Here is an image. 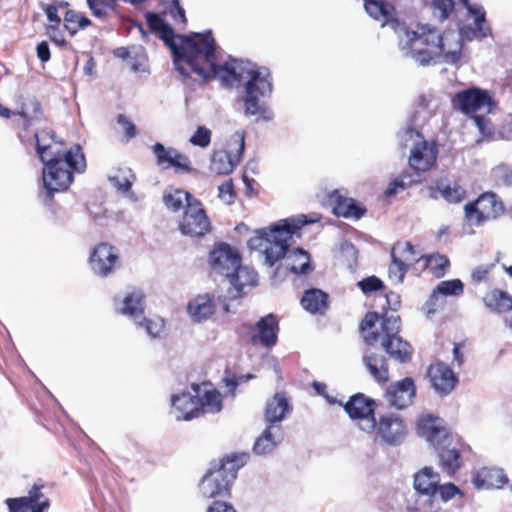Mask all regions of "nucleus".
I'll return each mask as SVG.
<instances>
[{
    "label": "nucleus",
    "mask_w": 512,
    "mask_h": 512,
    "mask_svg": "<svg viewBox=\"0 0 512 512\" xmlns=\"http://www.w3.org/2000/svg\"><path fill=\"white\" fill-rule=\"evenodd\" d=\"M170 49L176 70L184 77L198 76L203 80L219 79L224 85L246 81L242 101L245 114L256 120L271 121L273 112L264 98L272 93L270 72L250 61L223 59L213 34H157Z\"/></svg>",
    "instance_id": "nucleus-1"
},
{
    "label": "nucleus",
    "mask_w": 512,
    "mask_h": 512,
    "mask_svg": "<svg viewBox=\"0 0 512 512\" xmlns=\"http://www.w3.org/2000/svg\"><path fill=\"white\" fill-rule=\"evenodd\" d=\"M307 223L305 216H302L298 219H285L269 228L259 229L256 235L249 239L248 246L251 250L258 251L269 267L283 259V267L291 273L308 274L313 270L309 253L301 248L288 250L293 234Z\"/></svg>",
    "instance_id": "nucleus-2"
},
{
    "label": "nucleus",
    "mask_w": 512,
    "mask_h": 512,
    "mask_svg": "<svg viewBox=\"0 0 512 512\" xmlns=\"http://www.w3.org/2000/svg\"><path fill=\"white\" fill-rule=\"evenodd\" d=\"M54 137L55 133L49 129H43L35 134L37 154L45 165L43 183L49 195L69 187L72 182L70 169L82 172L86 167L85 157L79 145L62 152Z\"/></svg>",
    "instance_id": "nucleus-3"
},
{
    "label": "nucleus",
    "mask_w": 512,
    "mask_h": 512,
    "mask_svg": "<svg viewBox=\"0 0 512 512\" xmlns=\"http://www.w3.org/2000/svg\"><path fill=\"white\" fill-rule=\"evenodd\" d=\"M379 315L376 312H369L365 315L360 329L364 341L373 345L380 341L381 347L393 359L405 363L411 359L413 349L411 345L399 336L401 320L397 314L386 312L381 321V331L374 329Z\"/></svg>",
    "instance_id": "nucleus-4"
},
{
    "label": "nucleus",
    "mask_w": 512,
    "mask_h": 512,
    "mask_svg": "<svg viewBox=\"0 0 512 512\" xmlns=\"http://www.w3.org/2000/svg\"><path fill=\"white\" fill-rule=\"evenodd\" d=\"M248 458L246 453L226 456L217 468L210 469L203 477L200 484L202 495L208 499L228 496L238 470L246 464Z\"/></svg>",
    "instance_id": "nucleus-5"
},
{
    "label": "nucleus",
    "mask_w": 512,
    "mask_h": 512,
    "mask_svg": "<svg viewBox=\"0 0 512 512\" xmlns=\"http://www.w3.org/2000/svg\"><path fill=\"white\" fill-rule=\"evenodd\" d=\"M451 103L454 109L470 115L479 130L482 133L485 132L488 122L484 115L490 113L494 106V101L488 91L471 87L454 94Z\"/></svg>",
    "instance_id": "nucleus-6"
},
{
    "label": "nucleus",
    "mask_w": 512,
    "mask_h": 512,
    "mask_svg": "<svg viewBox=\"0 0 512 512\" xmlns=\"http://www.w3.org/2000/svg\"><path fill=\"white\" fill-rule=\"evenodd\" d=\"M439 34H403L399 39L400 50L420 65H427L439 57L436 45Z\"/></svg>",
    "instance_id": "nucleus-7"
},
{
    "label": "nucleus",
    "mask_w": 512,
    "mask_h": 512,
    "mask_svg": "<svg viewBox=\"0 0 512 512\" xmlns=\"http://www.w3.org/2000/svg\"><path fill=\"white\" fill-rule=\"evenodd\" d=\"M465 218L469 225L480 226L504 213V205L494 193H484L475 201L464 206Z\"/></svg>",
    "instance_id": "nucleus-8"
},
{
    "label": "nucleus",
    "mask_w": 512,
    "mask_h": 512,
    "mask_svg": "<svg viewBox=\"0 0 512 512\" xmlns=\"http://www.w3.org/2000/svg\"><path fill=\"white\" fill-rule=\"evenodd\" d=\"M146 20L151 32H175L173 25L184 28L187 22L185 11L178 0H171L159 13H146Z\"/></svg>",
    "instance_id": "nucleus-9"
},
{
    "label": "nucleus",
    "mask_w": 512,
    "mask_h": 512,
    "mask_svg": "<svg viewBox=\"0 0 512 512\" xmlns=\"http://www.w3.org/2000/svg\"><path fill=\"white\" fill-rule=\"evenodd\" d=\"M351 419L357 421L359 428L371 432L376 428L374 417L375 402L363 394H356L344 406Z\"/></svg>",
    "instance_id": "nucleus-10"
},
{
    "label": "nucleus",
    "mask_w": 512,
    "mask_h": 512,
    "mask_svg": "<svg viewBox=\"0 0 512 512\" xmlns=\"http://www.w3.org/2000/svg\"><path fill=\"white\" fill-rule=\"evenodd\" d=\"M89 263L94 274L107 277L119 267L118 250L108 243H100L93 249Z\"/></svg>",
    "instance_id": "nucleus-11"
},
{
    "label": "nucleus",
    "mask_w": 512,
    "mask_h": 512,
    "mask_svg": "<svg viewBox=\"0 0 512 512\" xmlns=\"http://www.w3.org/2000/svg\"><path fill=\"white\" fill-rule=\"evenodd\" d=\"M210 227V221L201 202L198 199L192 200L179 223L181 232L192 237L203 236L209 232Z\"/></svg>",
    "instance_id": "nucleus-12"
},
{
    "label": "nucleus",
    "mask_w": 512,
    "mask_h": 512,
    "mask_svg": "<svg viewBox=\"0 0 512 512\" xmlns=\"http://www.w3.org/2000/svg\"><path fill=\"white\" fill-rule=\"evenodd\" d=\"M231 141H233L237 145L236 154L232 156L227 151L215 152L212 156L210 164V169L212 172L219 175L229 174L234 170L236 164L240 162L245 147L244 131H236L232 135Z\"/></svg>",
    "instance_id": "nucleus-13"
},
{
    "label": "nucleus",
    "mask_w": 512,
    "mask_h": 512,
    "mask_svg": "<svg viewBox=\"0 0 512 512\" xmlns=\"http://www.w3.org/2000/svg\"><path fill=\"white\" fill-rule=\"evenodd\" d=\"M210 266L215 273L221 274L226 278L231 276L233 271L241 263V257L236 250L225 243L218 244L211 251Z\"/></svg>",
    "instance_id": "nucleus-14"
},
{
    "label": "nucleus",
    "mask_w": 512,
    "mask_h": 512,
    "mask_svg": "<svg viewBox=\"0 0 512 512\" xmlns=\"http://www.w3.org/2000/svg\"><path fill=\"white\" fill-rule=\"evenodd\" d=\"M417 431L434 447L446 445L449 440V433L444 421L438 417L426 414L422 415L417 422Z\"/></svg>",
    "instance_id": "nucleus-15"
},
{
    "label": "nucleus",
    "mask_w": 512,
    "mask_h": 512,
    "mask_svg": "<svg viewBox=\"0 0 512 512\" xmlns=\"http://www.w3.org/2000/svg\"><path fill=\"white\" fill-rule=\"evenodd\" d=\"M417 431L434 447L446 445L449 440V433L444 421L438 417L426 414L422 415L417 422Z\"/></svg>",
    "instance_id": "nucleus-16"
},
{
    "label": "nucleus",
    "mask_w": 512,
    "mask_h": 512,
    "mask_svg": "<svg viewBox=\"0 0 512 512\" xmlns=\"http://www.w3.org/2000/svg\"><path fill=\"white\" fill-rule=\"evenodd\" d=\"M427 376L431 387L441 396L450 394L458 382L456 374L443 362L430 365Z\"/></svg>",
    "instance_id": "nucleus-17"
},
{
    "label": "nucleus",
    "mask_w": 512,
    "mask_h": 512,
    "mask_svg": "<svg viewBox=\"0 0 512 512\" xmlns=\"http://www.w3.org/2000/svg\"><path fill=\"white\" fill-rule=\"evenodd\" d=\"M377 435L389 445L400 444L407 433L406 425L403 420L396 415H384L379 419L376 426Z\"/></svg>",
    "instance_id": "nucleus-18"
},
{
    "label": "nucleus",
    "mask_w": 512,
    "mask_h": 512,
    "mask_svg": "<svg viewBox=\"0 0 512 512\" xmlns=\"http://www.w3.org/2000/svg\"><path fill=\"white\" fill-rule=\"evenodd\" d=\"M437 154L438 149L434 143L421 140L411 149L409 165L418 172H425L435 164Z\"/></svg>",
    "instance_id": "nucleus-19"
},
{
    "label": "nucleus",
    "mask_w": 512,
    "mask_h": 512,
    "mask_svg": "<svg viewBox=\"0 0 512 512\" xmlns=\"http://www.w3.org/2000/svg\"><path fill=\"white\" fill-rule=\"evenodd\" d=\"M171 414L177 421L191 420L200 414L199 401L196 393L183 392L171 397Z\"/></svg>",
    "instance_id": "nucleus-20"
},
{
    "label": "nucleus",
    "mask_w": 512,
    "mask_h": 512,
    "mask_svg": "<svg viewBox=\"0 0 512 512\" xmlns=\"http://www.w3.org/2000/svg\"><path fill=\"white\" fill-rule=\"evenodd\" d=\"M416 394L412 378H405L392 384L386 391V399L391 407L403 409L409 406Z\"/></svg>",
    "instance_id": "nucleus-21"
},
{
    "label": "nucleus",
    "mask_w": 512,
    "mask_h": 512,
    "mask_svg": "<svg viewBox=\"0 0 512 512\" xmlns=\"http://www.w3.org/2000/svg\"><path fill=\"white\" fill-rule=\"evenodd\" d=\"M278 322L273 314L262 317L251 331V341L264 347H273L277 342Z\"/></svg>",
    "instance_id": "nucleus-22"
},
{
    "label": "nucleus",
    "mask_w": 512,
    "mask_h": 512,
    "mask_svg": "<svg viewBox=\"0 0 512 512\" xmlns=\"http://www.w3.org/2000/svg\"><path fill=\"white\" fill-rule=\"evenodd\" d=\"M193 393L199 401L200 412L217 413L222 409L221 394L210 383L192 386Z\"/></svg>",
    "instance_id": "nucleus-23"
},
{
    "label": "nucleus",
    "mask_w": 512,
    "mask_h": 512,
    "mask_svg": "<svg viewBox=\"0 0 512 512\" xmlns=\"http://www.w3.org/2000/svg\"><path fill=\"white\" fill-rule=\"evenodd\" d=\"M292 411L289 399L284 393H276L266 404L265 420L269 425H280Z\"/></svg>",
    "instance_id": "nucleus-24"
},
{
    "label": "nucleus",
    "mask_w": 512,
    "mask_h": 512,
    "mask_svg": "<svg viewBox=\"0 0 512 512\" xmlns=\"http://www.w3.org/2000/svg\"><path fill=\"white\" fill-rule=\"evenodd\" d=\"M463 34H439L436 45L441 49L439 57L442 56L447 63H456L461 57L463 45Z\"/></svg>",
    "instance_id": "nucleus-25"
},
{
    "label": "nucleus",
    "mask_w": 512,
    "mask_h": 512,
    "mask_svg": "<svg viewBox=\"0 0 512 512\" xmlns=\"http://www.w3.org/2000/svg\"><path fill=\"white\" fill-rule=\"evenodd\" d=\"M227 279H229L232 286L229 292L233 298L239 297L245 288H252L257 285V273L247 266H241V263Z\"/></svg>",
    "instance_id": "nucleus-26"
},
{
    "label": "nucleus",
    "mask_w": 512,
    "mask_h": 512,
    "mask_svg": "<svg viewBox=\"0 0 512 512\" xmlns=\"http://www.w3.org/2000/svg\"><path fill=\"white\" fill-rule=\"evenodd\" d=\"M364 7L370 17L390 24L392 29L397 28L396 9L393 4L385 0H365Z\"/></svg>",
    "instance_id": "nucleus-27"
},
{
    "label": "nucleus",
    "mask_w": 512,
    "mask_h": 512,
    "mask_svg": "<svg viewBox=\"0 0 512 512\" xmlns=\"http://www.w3.org/2000/svg\"><path fill=\"white\" fill-rule=\"evenodd\" d=\"M216 305L208 294H199L191 299L187 306V312L194 322H203L209 319L215 312Z\"/></svg>",
    "instance_id": "nucleus-28"
},
{
    "label": "nucleus",
    "mask_w": 512,
    "mask_h": 512,
    "mask_svg": "<svg viewBox=\"0 0 512 512\" xmlns=\"http://www.w3.org/2000/svg\"><path fill=\"white\" fill-rule=\"evenodd\" d=\"M283 440V430L281 425H268L262 434L256 439L254 452L257 455H266L272 452Z\"/></svg>",
    "instance_id": "nucleus-29"
},
{
    "label": "nucleus",
    "mask_w": 512,
    "mask_h": 512,
    "mask_svg": "<svg viewBox=\"0 0 512 512\" xmlns=\"http://www.w3.org/2000/svg\"><path fill=\"white\" fill-rule=\"evenodd\" d=\"M439 483L440 476L431 467H424L414 475L413 486L422 495H434Z\"/></svg>",
    "instance_id": "nucleus-30"
},
{
    "label": "nucleus",
    "mask_w": 512,
    "mask_h": 512,
    "mask_svg": "<svg viewBox=\"0 0 512 512\" xmlns=\"http://www.w3.org/2000/svg\"><path fill=\"white\" fill-rule=\"evenodd\" d=\"M473 482L477 488H500L507 482V477L502 469L484 467L477 472Z\"/></svg>",
    "instance_id": "nucleus-31"
},
{
    "label": "nucleus",
    "mask_w": 512,
    "mask_h": 512,
    "mask_svg": "<svg viewBox=\"0 0 512 512\" xmlns=\"http://www.w3.org/2000/svg\"><path fill=\"white\" fill-rule=\"evenodd\" d=\"M363 363L377 382L385 383L389 380L388 364L384 356L375 353L365 354Z\"/></svg>",
    "instance_id": "nucleus-32"
},
{
    "label": "nucleus",
    "mask_w": 512,
    "mask_h": 512,
    "mask_svg": "<svg viewBox=\"0 0 512 512\" xmlns=\"http://www.w3.org/2000/svg\"><path fill=\"white\" fill-rule=\"evenodd\" d=\"M117 311L135 319L142 315L144 311L143 293L137 290L127 294L121 303L117 304Z\"/></svg>",
    "instance_id": "nucleus-33"
},
{
    "label": "nucleus",
    "mask_w": 512,
    "mask_h": 512,
    "mask_svg": "<svg viewBox=\"0 0 512 512\" xmlns=\"http://www.w3.org/2000/svg\"><path fill=\"white\" fill-rule=\"evenodd\" d=\"M301 304L310 313H322L328 307V295L320 289H310L304 293Z\"/></svg>",
    "instance_id": "nucleus-34"
},
{
    "label": "nucleus",
    "mask_w": 512,
    "mask_h": 512,
    "mask_svg": "<svg viewBox=\"0 0 512 512\" xmlns=\"http://www.w3.org/2000/svg\"><path fill=\"white\" fill-rule=\"evenodd\" d=\"M192 200L197 199L187 191L181 189L166 191L163 196L164 204L173 212H179L183 208L187 209L189 204L192 203Z\"/></svg>",
    "instance_id": "nucleus-35"
},
{
    "label": "nucleus",
    "mask_w": 512,
    "mask_h": 512,
    "mask_svg": "<svg viewBox=\"0 0 512 512\" xmlns=\"http://www.w3.org/2000/svg\"><path fill=\"white\" fill-rule=\"evenodd\" d=\"M391 257H397L409 267L417 263L422 258V255L410 242H398L392 248Z\"/></svg>",
    "instance_id": "nucleus-36"
},
{
    "label": "nucleus",
    "mask_w": 512,
    "mask_h": 512,
    "mask_svg": "<svg viewBox=\"0 0 512 512\" xmlns=\"http://www.w3.org/2000/svg\"><path fill=\"white\" fill-rule=\"evenodd\" d=\"M333 211L337 216L356 220L360 219L365 213V209L357 205L352 198L341 197L336 201Z\"/></svg>",
    "instance_id": "nucleus-37"
},
{
    "label": "nucleus",
    "mask_w": 512,
    "mask_h": 512,
    "mask_svg": "<svg viewBox=\"0 0 512 512\" xmlns=\"http://www.w3.org/2000/svg\"><path fill=\"white\" fill-rule=\"evenodd\" d=\"M440 448H442L439 453L440 466L448 475H453L460 468V453L454 448H445V445Z\"/></svg>",
    "instance_id": "nucleus-38"
},
{
    "label": "nucleus",
    "mask_w": 512,
    "mask_h": 512,
    "mask_svg": "<svg viewBox=\"0 0 512 512\" xmlns=\"http://www.w3.org/2000/svg\"><path fill=\"white\" fill-rule=\"evenodd\" d=\"M484 303L492 310L503 312L512 309V298L501 290H494L484 297Z\"/></svg>",
    "instance_id": "nucleus-39"
},
{
    "label": "nucleus",
    "mask_w": 512,
    "mask_h": 512,
    "mask_svg": "<svg viewBox=\"0 0 512 512\" xmlns=\"http://www.w3.org/2000/svg\"><path fill=\"white\" fill-rule=\"evenodd\" d=\"M464 7L467 9L468 14L473 18L476 26L475 32H491V28L487 24L486 12L482 5L472 4L469 0H460Z\"/></svg>",
    "instance_id": "nucleus-40"
},
{
    "label": "nucleus",
    "mask_w": 512,
    "mask_h": 512,
    "mask_svg": "<svg viewBox=\"0 0 512 512\" xmlns=\"http://www.w3.org/2000/svg\"><path fill=\"white\" fill-rule=\"evenodd\" d=\"M91 24L90 20L81 12L67 10L63 18V26L67 32H78Z\"/></svg>",
    "instance_id": "nucleus-41"
},
{
    "label": "nucleus",
    "mask_w": 512,
    "mask_h": 512,
    "mask_svg": "<svg viewBox=\"0 0 512 512\" xmlns=\"http://www.w3.org/2000/svg\"><path fill=\"white\" fill-rule=\"evenodd\" d=\"M463 293V283L459 279H453V280H446L440 282L434 293L432 294L430 298V302H433L437 299L438 294H442L445 296H459Z\"/></svg>",
    "instance_id": "nucleus-42"
},
{
    "label": "nucleus",
    "mask_w": 512,
    "mask_h": 512,
    "mask_svg": "<svg viewBox=\"0 0 512 512\" xmlns=\"http://www.w3.org/2000/svg\"><path fill=\"white\" fill-rule=\"evenodd\" d=\"M134 179L135 176L129 168H120L109 177L110 182L121 192L129 191Z\"/></svg>",
    "instance_id": "nucleus-43"
},
{
    "label": "nucleus",
    "mask_w": 512,
    "mask_h": 512,
    "mask_svg": "<svg viewBox=\"0 0 512 512\" xmlns=\"http://www.w3.org/2000/svg\"><path fill=\"white\" fill-rule=\"evenodd\" d=\"M437 188L442 197L450 203L460 202L465 194L464 189L457 183L440 182Z\"/></svg>",
    "instance_id": "nucleus-44"
},
{
    "label": "nucleus",
    "mask_w": 512,
    "mask_h": 512,
    "mask_svg": "<svg viewBox=\"0 0 512 512\" xmlns=\"http://www.w3.org/2000/svg\"><path fill=\"white\" fill-rule=\"evenodd\" d=\"M41 487L34 485L28 496H24L31 506V512H44L49 507V500L41 493Z\"/></svg>",
    "instance_id": "nucleus-45"
},
{
    "label": "nucleus",
    "mask_w": 512,
    "mask_h": 512,
    "mask_svg": "<svg viewBox=\"0 0 512 512\" xmlns=\"http://www.w3.org/2000/svg\"><path fill=\"white\" fill-rule=\"evenodd\" d=\"M454 6L453 0H433L431 3L433 16L440 22H443L453 12Z\"/></svg>",
    "instance_id": "nucleus-46"
},
{
    "label": "nucleus",
    "mask_w": 512,
    "mask_h": 512,
    "mask_svg": "<svg viewBox=\"0 0 512 512\" xmlns=\"http://www.w3.org/2000/svg\"><path fill=\"white\" fill-rule=\"evenodd\" d=\"M175 148L169 147L165 148L161 143H155L152 146V151L156 157L157 164L159 166H165L168 168L173 160V157L176 155Z\"/></svg>",
    "instance_id": "nucleus-47"
},
{
    "label": "nucleus",
    "mask_w": 512,
    "mask_h": 512,
    "mask_svg": "<svg viewBox=\"0 0 512 512\" xmlns=\"http://www.w3.org/2000/svg\"><path fill=\"white\" fill-rule=\"evenodd\" d=\"M441 103V97L433 91L422 94L418 99V105L429 113L436 112L441 106Z\"/></svg>",
    "instance_id": "nucleus-48"
},
{
    "label": "nucleus",
    "mask_w": 512,
    "mask_h": 512,
    "mask_svg": "<svg viewBox=\"0 0 512 512\" xmlns=\"http://www.w3.org/2000/svg\"><path fill=\"white\" fill-rule=\"evenodd\" d=\"M427 266L433 271L436 277H442L446 268L449 266V260L444 255H431L426 260Z\"/></svg>",
    "instance_id": "nucleus-49"
},
{
    "label": "nucleus",
    "mask_w": 512,
    "mask_h": 512,
    "mask_svg": "<svg viewBox=\"0 0 512 512\" xmlns=\"http://www.w3.org/2000/svg\"><path fill=\"white\" fill-rule=\"evenodd\" d=\"M408 266L401 262L397 257L392 258V262L388 269L390 280L394 283H402Z\"/></svg>",
    "instance_id": "nucleus-50"
},
{
    "label": "nucleus",
    "mask_w": 512,
    "mask_h": 512,
    "mask_svg": "<svg viewBox=\"0 0 512 512\" xmlns=\"http://www.w3.org/2000/svg\"><path fill=\"white\" fill-rule=\"evenodd\" d=\"M40 5L47 17V28L49 30H58L62 23V20L58 15V7L53 4L41 3Z\"/></svg>",
    "instance_id": "nucleus-51"
},
{
    "label": "nucleus",
    "mask_w": 512,
    "mask_h": 512,
    "mask_svg": "<svg viewBox=\"0 0 512 512\" xmlns=\"http://www.w3.org/2000/svg\"><path fill=\"white\" fill-rule=\"evenodd\" d=\"M189 142L194 146L206 148L211 142V131L205 126H199L190 137Z\"/></svg>",
    "instance_id": "nucleus-52"
},
{
    "label": "nucleus",
    "mask_w": 512,
    "mask_h": 512,
    "mask_svg": "<svg viewBox=\"0 0 512 512\" xmlns=\"http://www.w3.org/2000/svg\"><path fill=\"white\" fill-rule=\"evenodd\" d=\"M137 324L141 327L145 326L146 332L153 338L160 336L164 330V321L160 318L144 319L142 322H137Z\"/></svg>",
    "instance_id": "nucleus-53"
},
{
    "label": "nucleus",
    "mask_w": 512,
    "mask_h": 512,
    "mask_svg": "<svg viewBox=\"0 0 512 512\" xmlns=\"http://www.w3.org/2000/svg\"><path fill=\"white\" fill-rule=\"evenodd\" d=\"M116 0H87L88 6L97 17H102L106 14V10L112 8Z\"/></svg>",
    "instance_id": "nucleus-54"
},
{
    "label": "nucleus",
    "mask_w": 512,
    "mask_h": 512,
    "mask_svg": "<svg viewBox=\"0 0 512 512\" xmlns=\"http://www.w3.org/2000/svg\"><path fill=\"white\" fill-rule=\"evenodd\" d=\"M169 167H174L177 171L189 173L192 171L191 162L189 158L176 150V155L173 157V160Z\"/></svg>",
    "instance_id": "nucleus-55"
},
{
    "label": "nucleus",
    "mask_w": 512,
    "mask_h": 512,
    "mask_svg": "<svg viewBox=\"0 0 512 512\" xmlns=\"http://www.w3.org/2000/svg\"><path fill=\"white\" fill-rule=\"evenodd\" d=\"M5 502L8 506L9 512H28V510H31L28 500L23 497L8 498Z\"/></svg>",
    "instance_id": "nucleus-56"
},
{
    "label": "nucleus",
    "mask_w": 512,
    "mask_h": 512,
    "mask_svg": "<svg viewBox=\"0 0 512 512\" xmlns=\"http://www.w3.org/2000/svg\"><path fill=\"white\" fill-rule=\"evenodd\" d=\"M359 288L363 293H370L373 291H377L382 288L383 284L380 279L375 276L367 277L362 281L358 282Z\"/></svg>",
    "instance_id": "nucleus-57"
},
{
    "label": "nucleus",
    "mask_w": 512,
    "mask_h": 512,
    "mask_svg": "<svg viewBox=\"0 0 512 512\" xmlns=\"http://www.w3.org/2000/svg\"><path fill=\"white\" fill-rule=\"evenodd\" d=\"M145 63H146V56L144 53H137L134 56H131V58L129 59L130 68L133 72H136V73L147 72Z\"/></svg>",
    "instance_id": "nucleus-58"
},
{
    "label": "nucleus",
    "mask_w": 512,
    "mask_h": 512,
    "mask_svg": "<svg viewBox=\"0 0 512 512\" xmlns=\"http://www.w3.org/2000/svg\"><path fill=\"white\" fill-rule=\"evenodd\" d=\"M219 197L226 203L230 204L233 202L234 193H233V184L231 181H226L222 183L219 187Z\"/></svg>",
    "instance_id": "nucleus-59"
},
{
    "label": "nucleus",
    "mask_w": 512,
    "mask_h": 512,
    "mask_svg": "<svg viewBox=\"0 0 512 512\" xmlns=\"http://www.w3.org/2000/svg\"><path fill=\"white\" fill-rule=\"evenodd\" d=\"M117 122L119 125L122 126V129L128 139H131L136 136L135 125L125 115L120 114L117 117Z\"/></svg>",
    "instance_id": "nucleus-60"
},
{
    "label": "nucleus",
    "mask_w": 512,
    "mask_h": 512,
    "mask_svg": "<svg viewBox=\"0 0 512 512\" xmlns=\"http://www.w3.org/2000/svg\"><path fill=\"white\" fill-rule=\"evenodd\" d=\"M437 492H439L441 498L444 501H448L451 498H453L456 494L460 493V490L454 484L448 483L443 485L438 484Z\"/></svg>",
    "instance_id": "nucleus-61"
},
{
    "label": "nucleus",
    "mask_w": 512,
    "mask_h": 512,
    "mask_svg": "<svg viewBox=\"0 0 512 512\" xmlns=\"http://www.w3.org/2000/svg\"><path fill=\"white\" fill-rule=\"evenodd\" d=\"M207 512H236V510L226 502L215 501L208 507Z\"/></svg>",
    "instance_id": "nucleus-62"
},
{
    "label": "nucleus",
    "mask_w": 512,
    "mask_h": 512,
    "mask_svg": "<svg viewBox=\"0 0 512 512\" xmlns=\"http://www.w3.org/2000/svg\"><path fill=\"white\" fill-rule=\"evenodd\" d=\"M37 57L41 62H47L50 59V49L46 41H42L36 47Z\"/></svg>",
    "instance_id": "nucleus-63"
},
{
    "label": "nucleus",
    "mask_w": 512,
    "mask_h": 512,
    "mask_svg": "<svg viewBox=\"0 0 512 512\" xmlns=\"http://www.w3.org/2000/svg\"><path fill=\"white\" fill-rule=\"evenodd\" d=\"M490 270V266L488 265H480L476 267L472 272V279L475 282H481L486 279Z\"/></svg>",
    "instance_id": "nucleus-64"
}]
</instances>
